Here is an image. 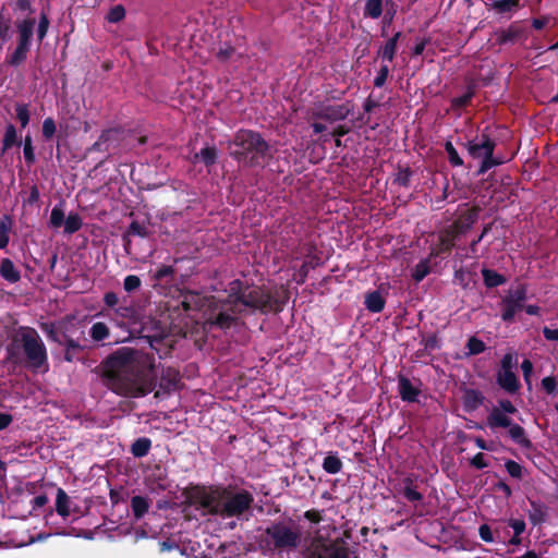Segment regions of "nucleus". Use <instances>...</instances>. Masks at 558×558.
Segmentation results:
<instances>
[{"mask_svg": "<svg viewBox=\"0 0 558 558\" xmlns=\"http://www.w3.org/2000/svg\"><path fill=\"white\" fill-rule=\"evenodd\" d=\"M153 359L130 348H121L105 364L111 388L123 396L142 397L154 388Z\"/></svg>", "mask_w": 558, "mask_h": 558, "instance_id": "1", "label": "nucleus"}, {"mask_svg": "<svg viewBox=\"0 0 558 558\" xmlns=\"http://www.w3.org/2000/svg\"><path fill=\"white\" fill-rule=\"evenodd\" d=\"M270 302V295L259 288H252L243 291L240 281L230 283L229 298L220 307L214 324L220 327H228L233 315L242 312L243 308H264Z\"/></svg>", "mask_w": 558, "mask_h": 558, "instance_id": "2", "label": "nucleus"}, {"mask_svg": "<svg viewBox=\"0 0 558 558\" xmlns=\"http://www.w3.org/2000/svg\"><path fill=\"white\" fill-rule=\"evenodd\" d=\"M268 151V144L253 131H240L231 145V155L248 165H257Z\"/></svg>", "mask_w": 558, "mask_h": 558, "instance_id": "3", "label": "nucleus"}, {"mask_svg": "<svg viewBox=\"0 0 558 558\" xmlns=\"http://www.w3.org/2000/svg\"><path fill=\"white\" fill-rule=\"evenodd\" d=\"M349 108L343 105L324 106L313 113L312 126L315 133H327L332 136H342L348 130L342 125L335 126L337 121L349 114Z\"/></svg>", "mask_w": 558, "mask_h": 558, "instance_id": "4", "label": "nucleus"}, {"mask_svg": "<svg viewBox=\"0 0 558 558\" xmlns=\"http://www.w3.org/2000/svg\"><path fill=\"white\" fill-rule=\"evenodd\" d=\"M14 344L23 348L32 367L40 368L46 364L47 355L45 345L35 330H21L14 340Z\"/></svg>", "mask_w": 558, "mask_h": 558, "instance_id": "5", "label": "nucleus"}, {"mask_svg": "<svg viewBox=\"0 0 558 558\" xmlns=\"http://www.w3.org/2000/svg\"><path fill=\"white\" fill-rule=\"evenodd\" d=\"M266 535L278 549H294L301 542V531L291 522H280L268 526Z\"/></svg>", "mask_w": 558, "mask_h": 558, "instance_id": "6", "label": "nucleus"}, {"mask_svg": "<svg viewBox=\"0 0 558 558\" xmlns=\"http://www.w3.org/2000/svg\"><path fill=\"white\" fill-rule=\"evenodd\" d=\"M225 495L226 489L222 488L196 487L190 493V499L193 504L205 509L207 513L220 514L222 511L221 507Z\"/></svg>", "mask_w": 558, "mask_h": 558, "instance_id": "7", "label": "nucleus"}, {"mask_svg": "<svg viewBox=\"0 0 558 558\" xmlns=\"http://www.w3.org/2000/svg\"><path fill=\"white\" fill-rule=\"evenodd\" d=\"M494 143L483 136L480 141H473L468 144V151L474 159H481L482 166L480 172H485L499 161L493 160Z\"/></svg>", "mask_w": 558, "mask_h": 558, "instance_id": "8", "label": "nucleus"}, {"mask_svg": "<svg viewBox=\"0 0 558 558\" xmlns=\"http://www.w3.org/2000/svg\"><path fill=\"white\" fill-rule=\"evenodd\" d=\"M252 501L253 498L248 493L230 494L226 490L220 514L226 517L240 515L250 508Z\"/></svg>", "mask_w": 558, "mask_h": 558, "instance_id": "9", "label": "nucleus"}, {"mask_svg": "<svg viewBox=\"0 0 558 558\" xmlns=\"http://www.w3.org/2000/svg\"><path fill=\"white\" fill-rule=\"evenodd\" d=\"M524 300L525 291L521 287L511 290L502 300L501 318L505 322H511L515 313L522 308Z\"/></svg>", "mask_w": 558, "mask_h": 558, "instance_id": "10", "label": "nucleus"}, {"mask_svg": "<svg viewBox=\"0 0 558 558\" xmlns=\"http://www.w3.org/2000/svg\"><path fill=\"white\" fill-rule=\"evenodd\" d=\"M399 393L404 401L413 402L416 400L420 390L408 378L400 377L398 381Z\"/></svg>", "mask_w": 558, "mask_h": 558, "instance_id": "11", "label": "nucleus"}, {"mask_svg": "<svg viewBox=\"0 0 558 558\" xmlns=\"http://www.w3.org/2000/svg\"><path fill=\"white\" fill-rule=\"evenodd\" d=\"M498 384L507 391L513 392L518 389V379L510 369H501L497 377Z\"/></svg>", "mask_w": 558, "mask_h": 558, "instance_id": "12", "label": "nucleus"}, {"mask_svg": "<svg viewBox=\"0 0 558 558\" xmlns=\"http://www.w3.org/2000/svg\"><path fill=\"white\" fill-rule=\"evenodd\" d=\"M0 275L3 279L11 283L17 282L21 278L20 271L16 269L14 264L8 258L1 260Z\"/></svg>", "mask_w": 558, "mask_h": 558, "instance_id": "13", "label": "nucleus"}, {"mask_svg": "<svg viewBox=\"0 0 558 558\" xmlns=\"http://www.w3.org/2000/svg\"><path fill=\"white\" fill-rule=\"evenodd\" d=\"M34 26H35V21L32 19L24 20L17 24V29H19V34H20L19 43L29 45Z\"/></svg>", "mask_w": 558, "mask_h": 558, "instance_id": "14", "label": "nucleus"}, {"mask_svg": "<svg viewBox=\"0 0 558 558\" xmlns=\"http://www.w3.org/2000/svg\"><path fill=\"white\" fill-rule=\"evenodd\" d=\"M56 510L58 514L63 518H66L70 514V499L65 492L61 488H59L57 492Z\"/></svg>", "mask_w": 558, "mask_h": 558, "instance_id": "15", "label": "nucleus"}, {"mask_svg": "<svg viewBox=\"0 0 558 558\" xmlns=\"http://www.w3.org/2000/svg\"><path fill=\"white\" fill-rule=\"evenodd\" d=\"M365 305L371 312L379 313L384 310L385 300L380 293L372 292L366 295Z\"/></svg>", "mask_w": 558, "mask_h": 558, "instance_id": "16", "label": "nucleus"}, {"mask_svg": "<svg viewBox=\"0 0 558 558\" xmlns=\"http://www.w3.org/2000/svg\"><path fill=\"white\" fill-rule=\"evenodd\" d=\"M488 425L490 427H509L510 418L507 417L499 409H494L488 416Z\"/></svg>", "mask_w": 558, "mask_h": 558, "instance_id": "17", "label": "nucleus"}, {"mask_svg": "<svg viewBox=\"0 0 558 558\" xmlns=\"http://www.w3.org/2000/svg\"><path fill=\"white\" fill-rule=\"evenodd\" d=\"M217 153L213 147H205L198 154H195L193 162H203L205 166H210L216 161Z\"/></svg>", "mask_w": 558, "mask_h": 558, "instance_id": "18", "label": "nucleus"}, {"mask_svg": "<svg viewBox=\"0 0 558 558\" xmlns=\"http://www.w3.org/2000/svg\"><path fill=\"white\" fill-rule=\"evenodd\" d=\"M383 13V0H366L364 15L371 19H378Z\"/></svg>", "mask_w": 558, "mask_h": 558, "instance_id": "19", "label": "nucleus"}, {"mask_svg": "<svg viewBox=\"0 0 558 558\" xmlns=\"http://www.w3.org/2000/svg\"><path fill=\"white\" fill-rule=\"evenodd\" d=\"M12 229V219L9 216L0 218V248L8 245L9 233Z\"/></svg>", "mask_w": 558, "mask_h": 558, "instance_id": "20", "label": "nucleus"}, {"mask_svg": "<svg viewBox=\"0 0 558 558\" xmlns=\"http://www.w3.org/2000/svg\"><path fill=\"white\" fill-rule=\"evenodd\" d=\"M490 7L499 13L515 11L519 0H493Z\"/></svg>", "mask_w": 558, "mask_h": 558, "instance_id": "21", "label": "nucleus"}, {"mask_svg": "<svg viewBox=\"0 0 558 558\" xmlns=\"http://www.w3.org/2000/svg\"><path fill=\"white\" fill-rule=\"evenodd\" d=\"M17 132L13 124H8L5 126V132L2 141V151H7L13 145L17 143Z\"/></svg>", "mask_w": 558, "mask_h": 558, "instance_id": "22", "label": "nucleus"}, {"mask_svg": "<svg viewBox=\"0 0 558 558\" xmlns=\"http://www.w3.org/2000/svg\"><path fill=\"white\" fill-rule=\"evenodd\" d=\"M509 436L519 445L523 447L530 446V440L525 436L524 429L519 425H510L509 426Z\"/></svg>", "mask_w": 558, "mask_h": 558, "instance_id": "23", "label": "nucleus"}, {"mask_svg": "<svg viewBox=\"0 0 558 558\" xmlns=\"http://www.w3.org/2000/svg\"><path fill=\"white\" fill-rule=\"evenodd\" d=\"M398 37H399V33L396 34L392 38H390L385 44V46L380 49L379 54L381 56L383 59L392 61L395 53H396V49H397Z\"/></svg>", "mask_w": 558, "mask_h": 558, "instance_id": "24", "label": "nucleus"}, {"mask_svg": "<svg viewBox=\"0 0 558 558\" xmlns=\"http://www.w3.org/2000/svg\"><path fill=\"white\" fill-rule=\"evenodd\" d=\"M28 49L29 45L19 43L15 51L9 58V63H11L12 65H17L22 63L26 59Z\"/></svg>", "mask_w": 558, "mask_h": 558, "instance_id": "25", "label": "nucleus"}, {"mask_svg": "<svg viewBox=\"0 0 558 558\" xmlns=\"http://www.w3.org/2000/svg\"><path fill=\"white\" fill-rule=\"evenodd\" d=\"M464 405L470 409H476L483 401V397L475 390H466L463 396Z\"/></svg>", "mask_w": 558, "mask_h": 558, "instance_id": "26", "label": "nucleus"}, {"mask_svg": "<svg viewBox=\"0 0 558 558\" xmlns=\"http://www.w3.org/2000/svg\"><path fill=\"white\" fill-rule=\"evenodd\" d=\"M90 337L95 341H101L109 336V328L105 323H95L90 328Z\"/></svg>", "mask_w": 558, "mask_h": 558, "instance_id": "27", "label": "nucleus"}, {"mask_svg": "<svg viewBox=\"0 0 558 558\" xmlns=\"http://www.w3.org/2000/svg\"><path fill=\"white\" fill-rule=\"evenodd\" d=\"M132 510L136 518H141L148 510V501L141 497L135 496L131 500Z\"/></svg>", "mask_w": 558, "mask_h": 558, "instance_id": "28", "label": "nucleus"}, {"mask_svg": "<svg viewBox=\"0 0 558 558\" xmlns=\"http://www.w3.org/2000/svg\"><path fill=\"white\" fill-rule=\"evenodd\" d=\"M342 463L336 456L329 454L325 458L323 468L330 474H336L341 470Z\"/></svg>", "mask_w": 558, "mask_h": 558, "instance_id": "29", "label": "nucleus"}, {"mask_svg": "<svg viewBox=\"0 0 558 558\" xmlns=\"http://www.w3.org/2000/svg\"><path fill=\"white\" fill-rule=\"evenodd\" d=\"M82 227V219L77 214H70L64 220V231L74 233Z\"/></svg>", "mask_w": 558, "mask_h": 558, "instance_id": "30", "label": "nucleus"}, {"mask_svg": "<svg viewBox=\"0 0 558 558\" xmlns=\"http://www.w3.org/2000/svg\"><path fill=\"white\" fill-rule=\"evenodd\" d=\"M482 272L484 282L487 287H496L505 282L502 276L494 270L484 269Z\"/></svg>", "mask_w": 558, "mask_h": 558, "instance_id": "31", "label": "nucleus"}, {"mask_svg": "<svg viewBox=\"0 0 558 558\" xmlns=\"http://www.w3.org/2000/svg\"><path fill=\"white\" fill-rule=\"evenodd\" d=\"M150 448V440L147 438L137 439L132 446V453L135 457H144Z\"/></svg>", "mask_w": 558, "mask_h": 558, "instance_id": "32", "label": "nucleus"}, {"mask_svg": "<svg viewBox=\"0 0 558 558\" xmlns=\"http://www.w3.org/2000/svg\"><path fill=\"white\" fill-rule=\"evenodd\" d=\"M16 118L21 122V126L25 128L29 122V111L25 104H17L15 106Z\"/></svg>", "mask_w": 558, "mask_h": 558, "instance_id": "33", "label": "nucleus"}, {"mask_svg": "<svg viewBox=\"0 0 558 558\" xmlns=\"http://www.w3.org/2000/svg\"><path fill=\"white\" fill-rule=\"evenodd\" d=\"M57 131L56 122L52 118H46L43 122V136L50 140Z\"/></svg>", "mask_w": 558, "mask_h": 558, "instance_id": "34", "label": "nucleus"}, {"mask_svg": "<svg viewBox=\"0 0 558 558\" xmlns=\"http://www.w3.org/2000/svg\"><path fill=\"white\" fill-rule=\"evenodd\" d=\"M124 16H125L124 8L122 5H116L110 9L107 19L111 23H117V22H120L121 20H123Z\"/></svg>", "mask_w": 558, "mask_h": 558, "instance_id": "35", "label": "nucleus"}, {"mask_svg": "<svg viewBox=\"0 0 558 558\" xmlns=\"http://www.w3.org/2000/svg\"><path fill=\"white\" fill-rule=\"evenodd\" d=\"M64 222V213L61 208L54 207L51 210L50 223L53 228H59Z\"/></svg>", "mask_w": 558, "mask_h": 558, "instance_id": "36", "label": "nucleus"}, {"mask_svg": "<svg viewBox=\"0 0 558 558\" xmlns=\"http://www.w3.org/2000/svg\"><path fill=\"white\" fill-rule=\"evenodd\" d=\"M445 148L448 154L449 161L453 166H461L463 163L462 159L459 157L458 151L456 150V148L452 146V144L450 142L446 143Z\"/></svg>", "mask_w": 558, "mask_h": 558, "instance_id": "37", "label": "nucleus"}, {"mask_svg": "<svg viewBox=\"0 0 558 558\" xmlns=\"http://www.w3.org/2000/svg\"><path fill=\"white\" fill-rule=\"evenodd\" d=\"M468 349L471 354H478L484 351L485 344L477 338H470L468 341Z\"/></svg>", "mask_w": 558, "mask_h": 558, "instance_id": "38", "label": "nucleus"}, {"mask_svg": "<svg viewBox=\"0 0 558 558\" xmlns=\"http://www.w3.org/2000/svg\"><path fill=\"white\" fill-rule=\"evenodd\" d=\"M429 272V267L427 262H421L418 263L413 271V278L416 281H421L427 274Z\"/></svg>", "mask_w": 558, "mask_h": 558, "instance_id": "39", "label": "nucleus"}, {"mask_svg": "<svg viewBox=\"0 0 558 558\" xmlns=\"http://www.w3.org/2000/svg\"><path fill=\"white\" fill-rule=\"evenodd\" d=\"M546 517V510L541 505H533V512L531 513L530 518L533 523H539L545 520Z\"/></svg>", "mask_w": 558, "mask_h": 558, "instance_id": "40", "label": "nucleus"}, {"mask_svg": "<svg viewBox=\"0 0 558 558\" xmlns=\"http://www.w3.org/2000/svg\"><path fill=\"white\" fill-rule=\"evenodd\" d=\"M506 469L512 477H517V478L522 477L523 469L519 463H517L514 461H508L506 463Z\"/></svg>", "mask_w": 558, "mask_h": 558, "instance_id": "41", "label": "nucleus"}, {"mask_svg": "<svg viewBox=\"0 0 558 558\" xmlns=\"http://www.w3.org/2000/svg\"><path fill=\"white\" fill-rule=\"evenodd\" d=\"M141 286V280L137 276L130 275L124 279V289L128 292L136 290Z\"/></svg>", "mask_w": 558, "mask_h": 558, "instance_id": "42", "label": "nucleus"}, {"mask_svg": "<svg viewBox=\"0 0 558 558\" xmlns=\"http://www.w3.org/2000/svg\"><path fill=\"white\" fill-rule=\"evenodd\" d=\"M24 157L26 159V161L28 162H33L34 161V150H33V146H32V137L29 135H27L24 140Z\"/></svg>", "mask_w": 558, "mask_h": 558, "instance_id": "43", "label": "nucleus"}, {"mask_svg": "<svg viewBox=\"0 0 558 558\" xmlns=\"http://www.w3.org/2000/svg\"><path fill=\"white\" fill-rule=\"evenodd\" d=\"M48 26H49V21H48L47 16L45 14H43L40 16V21H39L38 29H37V35H38L39 40H43L44 37L46 36Z\"/></svg>", "mask_w": 558, "mask_h": 558, "instance_id": "44", "label": "nucleus"}, {"mask_svg": "<svg viewBox=\"0 0 558 558\" xmlns=\"http://www.w3.org/2000/svg\"><path fill=\"white\" fill-rule=\"evenodd\" d=\"M521 368H522L523 376H524V379H525L527 386H531L530 377H531V374L533 371L532 362L530 360H524L521 364Z\"/></svg>", "mask_w": 558, "mask_h": 558, "instance_id": "45", "label": "nucleus"}, {"mask_svg": "<svg viewBox=\"0 0 558 558\" xmlns=\"http://www.w3.org/2000/svg\"><path fill=\"white\" fill-rule=\"evenodd\" d=\"M542 387L546 390L548 393H553L557 387V380L554 377H545L542 380Z\"/></svg>", "mask_w": 558, "mask_h": 558, "instance_id": "46", "label": "nucleus"}, {"mask_svg": "<svg viewBox=\"0 0 558 558\" xmlns=\"http://www.w3.org/2000/svg\"><path fill=\"white\" fill-rule=\"evenodd\" d=\"M403 494L410 501H418L422 498L421 494L410 486L404 488Z\"/></svg>", "mask_w": 558, "mask_h": 558, "instance_id": "47", "label": "nucleus"}, {"mask_svg": "<svg viewBox=\"0 0 558 558\" xmlns=\"http://www.w3.org/2000/svg\"><path fill=\"white\" fill-rule=\"evenodd\" d=\"M480 536L483 541L490 543L494 541L490 527L486 524L480 526Z\"/></svg>", "mask_w": 558, "mask_h": 558, "instance_id": "48", "label": "nucleus"}, {"mask_svg": "<svg viewBox=\"0 0 558 558\" xmlns=\"http://www.w3.org/2000/svg\"><path fill=\"white\" fill-rule=\"evenodd\" d=\"M509 524L513 529L515 536H519L525 530V523L523 520H511Z\"/></svg>", "mask_w": 558, "mask_h": 558, "instance_id": "49", "label": "nucleus"}, {"mask_svg": "<svg viewBox=\"0 0 558 558\" xmlns=\"http://www.w3.org/2000/svg\"><path fill=\"white\" fill-rule=\"evenodd\" d=\"M388 73H389V69H388V66H387V65H384V66L380 69L379 74H378V75H377V77L375 78V85H376V86H381V85L385 83V81H386V78H387V76H388Z\"/></svg>", "mask_w": 558, "mask_h": 558, "instance_id": "50", "label": "nucleus"}, {"mask_svg": "<svg viewBox=\"0 0 558 558\" xmlns=\"http://www.w3.org/2000/svg\"><path fill=\"white\" fill-rule=\"evenodd\" d=\"M472 465L475 466L476 469H483L485 468L487 464L485 462V457L483 453H477L473 457L472 461H471Z\"/></svg>", "mask_w": 558, "mask_h": 558, "instance_id": "51", "label": "nucleus"}, {"mask_svg": "<svg viewBox=\"0 0 558 558\" xmlns=\"http://www.w3.org/2000/svg\"><path fill=\"white\" fill-rule=\"evenodd\" d=\"M515 359L512 354H506L502 359V369H510L513 367Z\"/></svg>", "mask_w": 558, "mask_h": 558, "instance_id": "52", "label": "nucleus"}, {"mask_svg": "<svg viewBox=\"0 0 558 558\" xmlns=\"http://www.w3.org/2000/svg\"><path fill=\"white\" fill-rule=\"evenodd\" d=\"M500 411L504 413H513L515 411V408L512 405V403L508 400H502L499 402Z\"/></svg>", "mask_w": 558, "mask_h": 558, "instance_id": "53", "label": "nucleus"}, {"mask_svg": "<svg viewBox=\"0 0 558 558\" xmlns=\"http://www.w3.org/2000/svg\"><path fill=\"white\" fill-rule=\"evenodd\" d=\"M543 332L547 340H558V328L550 329V328L545 327Z\"/></svg>", "mask_w": 558, "mask_h": 558, "instance_id": "54", "label": "nucleus"}, {"mask_svg": "<svg viewBox=\"0 0 558 558\" xmlns=\"http://www.w3.org/2000/svg\"><path fill=\"white\" fill-rule=\"evenodd\" d=\"M104 300L108 306H114L118 303V296L113 292L106 293Z\"/></svg>", "mask_w": 558, "mask_h": 558, "instance_id": "55", "label": "nucleus"}, {"mask_svg": "<svg viewBox=\"0 0 558 558\" xmlns=\"http://www.w3.org/2000/svg\"><path fill=\"white\" fill-rule=\"evenodd\" d=\"M171 272H172L171 267H169V266H162V267H160V268L156 271V274H155V278H156L157 280H159V279H161V278H163V277H166V276L170 275Z\"/></svg>", "mask_w": 558, "mask_h": 558, "instance_id": "56", "label": "nucleus"}, {"mask_svg": "<svg viewBox=\"0 0 558 558\" xmlns=\"http://www.w3.org/2000/svg\"><path fill=\"white\" fill-rule=\"evenodd\" d=\"M12 422L11 415L7 413H0V429L5 428Z\"/></svg>", "mask_w": 558, "mask_h": 558, "instance_id": "57", "label": "nucleus"}, {"mask_svg": "<svg viewBox=\"0 0 558 558\" xmlns=\"http://www.w3.org/2000/svg\"><path fill=\"white\" fill-rule=\"evenodd\" d=\"M10 28V24L7 20L0 19V38L7 36L8 31Z\"/></svg>", "mask_w": 558, "mask_h": 558, "instance_id": "58", "label": "nucleus"}, {"mask_svg": "<svg viewBox=\"0 0 558 558\" xmlns=\"http://www.w3.org/2000/svg\"><path fill=\"white\" fill-rule=\"evenodd\" d=\"M47 501H48V498L45 495H39V496L35 497L33 500L34 506L37 508L45 506L47 504Z\"/></svg>", "mask_w": 558, "mask_h": 558, "instance_id": "59", "label": "nucleus"}, {"mask_svg": "<svg viewBox=\"0 0 558 558\" xmlns=\"http://www.w3.org/2000/svg\"><path fill=\"white\" fill-rule=\"evenodd\" d=\"M305 518L308 519L312 522H319L320 521V515L316 511H306L305 512Z\"/></svg>", "mask_w": 558, "mask_h": 558, "instance_id": "60", "label": "nucleus"}, {"mask_svg": "<svg viewBox=\"0 0 558 558\" xmlns=\"http://www.w3.org/2000/svg\"><path fill=\"white\" fill-rule=\"evenodd\" d=\"M470 98H471V94H466L460 98L454 99V105L464 106L469 101Z\"/></svg>", "mask_w": 558, "mask_h": 558, "instance_id": "61", "label": "nucleus"}, {"mask_svg": "<svg viewBox=\"0 0 558 558\" xmlns=\"http://www.w3.org/2000/svg\"><path fill=\"white\" fill-rule=\"evenodd\" d=\"M169 375H171L172 378L169 379L167 384H161V386H163L165 389H170L175 384V374L169 371Z\"/></svg>", "mask_w": 558, "mask_h": 558, "instance_id": "62", "label": "nucleus"}, {"mask_svg": "<svg viewBox=\"0 0 558 558\" xmlns=\"http://www.w3.org/2000/svg\"><path fill=\"white\" fill-rule=\"evenodd\" d=\"M525 311L530 315H536L538 313L539 308L536 305H529L525 307Z\"/></svg>", "mask_w": 558, "mask_h": 558, "instance_id": "63", "label": "nucleus"}, {"mask_svg": "<svg viewBox=\"0 0 558 558\" xmlns=\"http://www.w3.org/2000/svg\"><path fill=\"white\" fill-rule=\"evenodd\" d=\"M521 558H538V556L534 551H527Z\"/></svg>", "mask_w": 558, "mask_h": 558, "instance_id": "64", "label": "nucleus"}]
</instances>
